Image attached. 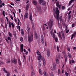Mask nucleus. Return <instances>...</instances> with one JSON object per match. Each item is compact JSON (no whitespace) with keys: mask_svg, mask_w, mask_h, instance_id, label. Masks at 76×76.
<instances>
[{"mask_svg":"<svg viewBox=\"0 0 76 76\" xmlns=\"http://www.w3.org/2000/svg\"><path fill=\"white\" fill-rule=\"evenodd\" d=\"M28 28V42L31 43V41H33V34H31L30 35V33H31V30L30 29V27L29 26H27Z\"/></svg>","mask_w":76,"mask_h":76,"instance_id":"f257e3e1","label":"nucleus"},{"mask_svg":"<svg viewBox=\"0 0 76 76\" xmlns=\"http://www.w3.org/2000/svg\"><path fill=\"white\" fill-rule=\"evenodd\" d=\"M55 13L56 15H54L55 18L57 20H59V14H60V12L59 10H56Z\"/></svg>","mask_w":76,"mask_h":76,"instance_id":"f03ea898","label":"nucleus"},{"mask_svg":"<svg viewBox=\"0 0 76 76\" xmlns=\"http://www.w3.org/2000/svg\"><path fill=\"white\" fill-rule=\"evenodd\" d=\"M34 38L35 39H40L41 38V37L40 35L38 36V34H37V33H36V32H35L34 33Z\"/></svg>","mask_w":76,"mask_h":76,"instance_id":"7ed1b4c3","label":"nucleus"},{"mask_svg":"<svg viewBox=\"0 0 76 76\" xmlns=\"http://www.w3.org/2000/svg\"><path fill=\"white\" fill-rule=\"evenodd\" d=\"M53 25V22L52 21H50L48 23V26L50 28H51Z\"/></svg>","mask_w":76,"mask_h":76,"instance_id":"20e7f679","label":"nucleus"},{"mask_svg":"<svg viewBox=\"0 0 76 76\" xmlns=\"http://www.w3.org/2000/svg\"><path fill=\"white\" fill-rule=\"evenodd\" d=\"M37 9L38 11L40 13L42 12V10H41V8L40 7L39 5H38L37 6Z\"/></svg>","mask_w":76,"mask_h":76,"instance_id":"39448f33","label":"nucleus"},{"mask_svg":"<svg viewBox=\"0 0 76 76\" xmlns=\"http://www.w3.org/2000/svg\"><path fill=\"white\" fill-rule=\"evenodd\" d=\"M11 39V38L9 37H8L7 39L6 38L5 39V40L7 42L8 44H9V41L8 40H9L10 41V42L11 41L12 39Z\"/></svg>","mask_w":76,"mask_h":76,"instance_id":"423d86ee","label":"nucleus"},{"mask_svg":"<svg viewBox=\"0 0 76 76\" xmlns=\"http://www.w3.org/2000/svg\"><path fill=\"white\" fill-rule=\"evenodd\" d=\"M13 64H16L18 63V61L17 59H14L13 60H12Z\"/></svg>","mask_w":76,"mask_h":76,"instance_id":"0eeeda50","label":"nucleus"},{"mask_svg":"<svg viewBox=\"0 0 76 76\" xmlns=\"http://www.w3.org/2000/svg\"><path fill=\"white\" fill-rule=\"evenodd\" d=\"M18 61L19 65L20 66H22V65L21 64V61H20V59L19 58H18Z\"/></svg>","mask_w":76,"mask_h":76,"instance_id":"6e6552de","label":"nucleus"},{"mask_svg":"<svg viewBox=\"0 0 76 76\" xmlns=\"http://www.w3.org/2000/svg\"><path fill=\"white\" fill-rule=\"evenodd\" d=\"M61 32L62 34L63 39H65V35H64V33L63 32V31H61Z\"/></svg>","mask_w":76,"mask_h":76,"instance_id":"1a4fd4ad","label":"nucleus"},{"mask_svg":"<svg viewBox=\"0 0 76 76\" xmlns=\"http://www.w3.org/2000/svg\"><path fill=\"white\" fill-rule=\"evenodd\" d=\"M56 4L57 7H59V8H60V6H61L59 5L60 3H59V2L58 1L56 2Z\"/></svg>","mask_w":76,"mask_h":76,"instance_id":"9d476101","label":"nucleus"},{"mask_svg":"<svg viewBox=\"0 0 76 76\" xmlns=\"http://www.w3.org/2000/svg\"><path fill=\"white\" fill-rule=\"evenodd\" d=\"M23 44H22L20 46V51H21L22 53H23Z\"/></svg>","mask_w":76,"mask_h":76,"instance_id":"9b49d317","label":"nucleus"},{"mask_svg":"<svg viewBox=\"0 0 76 76\" xmlns=\"http://www.w3.org/2000/svg\"><path fill=\"white\" fill-rule=\"evenodd\" d=\"M28 15H29V14H28V13H25L24 16L25 18H26V19H27V18H28Z\"/></svg>","mask_w":76,"mask_h":76,"instance_id":"f8f14e48","label":"nucleus"},{"mask_svg":"<svg viewBox=\"0 0 76 76\" xmlns=\"http://www.w3.org/2000/svg\"><path fill=\"white\" fill-rule=\"evenodd\" d=\"M29 7V4H28L26 6V10H28V9Z\"/></svg>","mask_w":76,"mask_h":76,"instance_id":"ddd939ff","label":"nucleus"},{"mask_svg":"<svg viewBox=\"0 0 76 76\" xmlns=\"http://www.w3.org/2000/svg\"><path fill=\"white\" fill-rule=\"evenodd\" d=\"M41 41L42 44H43L44 43V36H42L41 37Z\"/></svg>","mask_w":76,"mask_h":76,"instance_id":"4468645a","label":"nucleus"},{"mask_svg":"<svg viewBox=\"0 0 76 76\" xmlns=\"http://www.w3.org/2000/svg\"><path fill=\"white\" fill-rule=\"evenodd\" d=\"M64 58L65 59V63H67V56L66 55H64Z\"/></svg>","mask_w":76,"mask_h":76,"instance_id":"2eb2a0df","label":"nucleus"},{"mask_svg":"<svg viewBox=\"0 0 76 76\" xmlns=\"http://www.w3.org/2000/svg\"><path fill=\"white\" fill-rule=\"evenodd\" d=\"M42 61L43 62V65L45 66V64H46V61H45V59L44 58H42Z\"/></svg>","mask_w":76,"mask_h":76,"instance_id":"dca6fc26","label":"nucleus"},{"mask_svg":"<svg viewBox=\"0 0 76 76\" xmlns=\"http://www.w3.org/2000/svg\"><path fill=\"white\" fill-rule=\"evenodd\" d=\"M74 1H75V0H71V1H69L68 4L69 6H70L71 4L72 3V2H74Z\"/></svg>","mask_w":76,"mask_h":76,"instance_id":"f3484780","label":"nucleus"},{"mask_svg":"<svg viewBox=\"0 0 76 76\" xmlns=\"http://www.w3.org/2000/svg\"><path fill=\"white\" fill-rule=\"evenodd\" d=\"M20 31L21 35H22V36H23V35H24V31H23V29H21Z\"/></svg>","mask_w":76,"mask_h":76,"instance_id":"a211bd4d","label":"nucleus"},{"mask_svg":"<svg viewBox=\"0 0 76 76\" xmlns=\"http://www.w3.org/2000/svg\"><path fill=\"white\" fill-rule=\"evenodd\" d=\"M55 61H56V64H59L60 63V61H59V60H58V59H56Z\"/></svg>","mask_w":76,"mask_h":76,"instance_id":"6ab92c4d","label":"nucleus"},{"mask_svg":"<svg viewBox=\"0 0 76 76\" xmlns=\"http://www.w3.org/2000/svg\"><path fill=\"white\" fill-rule=\"evenodd\" d=\"M59 19L60 22L63 21V18L62 17V16H60L59 17Z\"/></svg>","mask_w":76,"mask_h":76,"instance_id":"aec40b11","label":"nucleus"},{"mask_svg":"<svg viewBox=\"0 0 76 76\" xmlns=\"http://www.w3.org/2000/svg\"><path fill=\"white\" fill-rule=\"evenodd\" d=\"M50 50H47V56L48 57H50Z\"/></svg>","mask_w":76,"mask_h":76,"instance_id":"412c9836","label":"nucleus"},{"mask_svg":"<svg viewBox=\"0 0 76 76\" xmlns=\"http://www.w3.org/2000/svg\"><path fill=\"white\" fill-rule=\"evenodd\" d=\"M58 37L59 38H60L61 39H62V37L61 36V33L59 32L58 34Z\"/></svg>","mask_w":76,"mask_h":76,"instance_id":"4be33fe9","label":"nucleus"},{"mask_svg":"<svg viewBox=\"0 0 76 76\" xmlns=\"http://www.w3.org/2000/svg\"><path fill=\"white\" fill-rule=\"evenodd\" d=\"M29 19L31 20V21H32V14H30L29 15Z\"/></svg>","mask_w":76,"mask_h":76,"instance_id":"5701e85b","label":"nucleus"},{"mask_svg":"<svg viewBox=\"0 0 76 76\" xmlns=\"http://www.w3.org/2000/svg\"><path fill=\"white\" fill-rule=\"evenodd\" d=\"M67 54L69 58H72V55L69 52H68Z\"/></svg>","mask_w":76,"mask_h":76,"instance_id":"b1692460","label":"nucleus"},{"mask_svg":"<svg viewBox=\"0 0 76 76\" xmlns=\"http://www.w3.org/2000/svg\"><path fill=\"white\" fill-rule=\"evenodd\" d=\"M33 3L35 5V6H36V5L37 4V2L35 1H33Z\"/></svg>","mask_w":76,"mask_h":76,"instance_id":"393cba45","label":"nucleus"},{"mask_svg":"<svg viewBox=\"0 0 76 76\" xmlns=\"http://www.w3.org/2000/svg\"><path fill=\"white\" fill-rule=\"evenodd\" d=\"M9 28H11V26H12V23H11V22H10L9 23Z\"/></svg>","mask_w":76,"mask_h":76,"instance_id":"a878e982","label":"nucleus"},{"mask_svg":"<svg viewBox=\"0 0 76 76\" xmlns=\"http://www.w3.org/2000/svg\"><path fill=\"white\" fill-rule=\"evenodd\" d=\"M53 66L54 70L56 69V65L54 64L53 65Z\"/></svg>","mask_w":76,"mask_h":76,"instance_id":"bb28decb","label":"nucleus"},{"mask_svg":"<svg viewBox=\"0 0 76 76\" xmlns=\"http://www.w3.org/2000/svg\"><path fill=\"white\" fill-rule=\"evenodd\" d=\"M42 57V56H39L38 58V60H42L41 59V57Z\"/></svg>","mask_w":76,"mask_h":76,"instance_id":"cd10ccee","label":"nucleus"},{"mask_svg":"<svg viewBox=\"0 0 76 76\" xmlns=\"http://www.w3.org/2000/svg\"><path fill=\"white\" fill-rule=\"evenodd\" d=\"M8 35H9V36L10 37H12V33H11L10 32H9L8 33Z\"/></svg>","mask_w":76,"mask_h":76,"instance_id":"c85d7f7f","label":"nucleus"},{"mask_svg":"<svg viewBox=\"0 0 76 76\" xmlns=\"http://www.w3.org/2000/svg\"><path fill=\"white\" fill-rule=\"evenodd\" d=\"M44 1V0H39V4H41Z\"/></svg>","mask_w":76,"mask_h":76,"instance_id":"c756f323","label":"nucleus"},{"mask_svg":"<svg viewBox=\"0 0 76 76\" xmlns=\"http://www.w3.org/2000/svg\"><path fill=\"white\" fill-rule=\"evenodd\" d=\"M46 4V2L45 1H43L42 3V6H44V5H45V4Z\"/></svg>","mask_w":76,"mask_h":76,"instance_id":"7c9ffc66","label":"nucleus"},{"mask_svg":"<svg viewBox=\"0 0 76 76\" xmlns=\"http://www.w3.org/2000/svg\"><path fill=\"white\" fill-rule=\"evenodd\" d=\"M32 72L33 75H35V72L34 71V69L32 68Z\"/></svg>","mask_w":76,"mask_h":76,"instance_id":"2f4dec72","label":"nucleus"},{"mask_svg":"<svg viewBox=\"0 0 76 76\" xmlns=\"http://www.w3.org/2000/svg\"><path fill=\"white\" fill-rule=\"evenodd\" d=\"M10 45L11 47H13V42L12 41L10 42Z\"/></svg>","mask_w":76,"mask_h":76,"instance_id":"473e14b6","label":"nucleus"},{"mask_svg":"<svg viewBox=\"0 0 76 76\" xmlns=\"http://www.w3.org/2000/svg\"><path fill=\"white\" fill-rule=\"evenodd\" d=\"M44 76H47V72H46L44 71L43 73Z\"/></svg>","mask_w":76,"mask_h":76,"instance_id":"72a5a7b5","label":"nucleus"},{"mask_svg":"<svg viewBox=\"0 0 76 76\" xmlns=\"http://www.w3.org/2000/svg\"><path fill=\"white\" fill-rule=\"evenodd\" d=\"M66 9V7L64 6H62L61 7V9L62 10H64Z\"/></svg>","mask_w":76,"mask_h":76,"instance_id":"f704fd0d","label":"nucleus"},{"mask_svg":"<svg viewBox=\"0 0 76 76\" xmlns=\"http://www.w3.org/2000/svg\"><path fill=\"white\" fill-rule=\"evenodd\" d=\"M71 18V15H68V19L69 20H70V18Z\"/></svg>","mask_w":76,"mask_h":76,"instance_id":"c9c22d12","label":"nucleus"},{"mask_svg":"<svg viewBox=\"0 0 76 76\" xmlns=\"http://www.w3.org/2000/svg\"><path fill=\"white\" fill-rule=\"evenodd\" d=\"M76 31H75L74 33V34H72V35L74 37H75V36H76Z\"/></svg>","mask_w":76,"mask_h":76,"instance_id":"e433bc0d","label":"nucleus"},{"mask_svg":"<svg viewBox=\"0 0 76 76\" xmlns=\"http://www.w3.org/2000/svg\"><path fill=\"white\" fill-rule=\"evenodd\" d=\"M23 57L24 58H23V60H25V61H26V58L25 57V55H23Z\"/></svg>","mask_w":76,"mask_h":76,"instance_id":"4c0bfd02","label":"nucleus"},{"mask_svg":"<svg viewBox=\"0 0 76 76\" xmlns=\"http://www.w3.org/2000/svg\"><path fill=\"white\" fill-rule=\"evenodd\" d=\"M57 51L58 52H60V49H59V47H58V46H57Z\"/></svg>","mask_w":76,"mask_h":76,"instance_id":"58836bf2","label":"nucleus"},{"mask_svg":"<svg viewBox=\"0 0 76 76\" xmlns=\"http://www.w3.org/2000/svg\"><path fill=\"white\" fill-rule=\"evenodd\" d=\"M58 58H60V53H58Z\"/></svg>","mask_w":76,"mask_h":76,"instance_id":"ea45409f","label":"nucleus"},{"mask_svg":"<svg viewBox=\"0 0 76 76\" xmlns=\"http://www.w3.org/2000/svg\"><path fill=\"white\" fill-rule=\"evenodd\" d=\"M37 54L38 56H41V53L40 52L37 53Z\"/></svg>","mask_w":76,"mask_h":76,"instance_id":"a19ab883","label":"nucleus"},{"mask_svg":"<svg viewBox=\"0 0 76 76\" xmlns=\"http://www.w3.org/2000/svg\"><path fill=\"white\" fill-rule=\"evenodd\" d=\"M67 48L68 51L70 52V48L69 47H67Z\"/></svg>","mask_w":76,"mask_h":76,"instance_id":"79ce46f5","label":"nucleus"},{"mask_svg":"<svg viewBox=\"0 0 76 76\" xmlns=\"http://www.w3.org/2000/svg\"><path fill=\"white\" fill-rule=\"evenodd\" d=\"M3 70V71H4V72H5V73L7 72V71L6 70V69H5V68H4Z\"/></svg>","mask_w":76,"mask_h":76,"instance_id":"37998d69","label":"nucleus"},{"mask_svg":"<svg viewBox=\"0 0 76 76\" xmlns=\"http://www.w3.org/2000/svg\"><path fill=\"white\" fill-rule=\"evenodd\" d=\"M11 25L12 28H14V24H13V23H11Z\"/></svg>","mask_w":76,"mask_h":76,"instance_id":"c03bdc74","label":"nucleus"},{"mask_svg":"<svg viewBox=\"0 0 76 76\" xmlns=\"http://www.w3.org/2000/svg\"><path fill=\"white\" fill-rule=\"evenodd\" d=\"M58 41V38H57V37H56L55 38V42H57Z\"/></svg>","mask_w":76,"mask_h":76,"instance_id":"a18cd8bd","label":"nucleus"},{"mask_svg":"<svg viewBox=\"0 0 76 76\" xmlns=\"http://www.w3.org/2000/svg\"><path fill=\"white\" fill-rule=\"evenodd\" d=\"M53 38H56V34L54 33H53Z\"/></svg>","mask_w":76,"mask_h":76,"instance_id":"49530a36","label":"nucleus"},{"mask_svg":"<svg viewBox=\"0 0 76 76\" xmlns=\"http://www.w3.org/2000/svg\"><path fill=\"white\" fill-rule=\"evenodd\" d=\"M20 41L21 42L23 41V38L22 37H21L20 38Z\"/></svg>","mask_w":76,"mask_h":76,"instance_id":"de8ad7c7","label":"nucleus"},{"mask_svg":"<svg viewBox=\"0 0 76 76\" xmlns=\"http://www.w3.org/2000/svg\"><path fill=\"white\" fill-rule=\"evenodd\" d=\"M60 73V69H58V74L59 75Z\"/></svg>","mask_w":76,"mask_h":76,"instance_id":"09e8293b","label":"nucleus"},{"mask_svg":"<svg viewBox=\"0 0 76 76\" xmlns=\"http://www.w3.org/2000/svg\"><path fill=\"white\" fill-rule=\"evenodd\" d=\"M65 75H66V76H69V74H68V73L67 72H66L65 73Z\"/></svg>","mask_w":76,"mask_h":76,"instance_id":"8fccbe9b","label":"nucleus"},{"mask_svg":"<svg viewBox=\"0 0 76 76\" xmlns=\"http://www.w3.org/2000/svg\"><path fill=\"white\" fill-rule=\"evenodd\" d=\"M17 28L18 29H20V26H17Z\"/></svg>","mask_w":76,"mask_h":76,"instance_id":"3c124183","label":"nucleus"},{"mask_svg":"<svg viewBox=\"0 0 76 76\" xmlns=\"http://www.w3.org/2000/svg\"><path fill=\"white\" fill-rule=\"evenodd\" d=\"M14 37L15 38H17V37H16V33H15V34H14Z\"/></svg>","mask_w":76,"mask_h":76,"instance_id":"603ef678","label":"nucleus"},{"mask_svg":"<svg viewBox=\"0 0 76 76\" xmlns=\"http://www.w3.org/2000/svg\"><path fill=\"white\" fill-rule=\"evenodd\" d=\"M10 18L12 20H13V16L12 15H11L10 16Z\"/></svg>","mask_w":76,"mask_h":76,"instance_id":"864d4df0","label":"nucleus"},{"mask_svg":"<svg viewBox=\"0 0 76 76\" xmlns=\"http://www.w3.org/2000/svg\"><path fill=\"white\" fill-rule=\"evenodd\" d=\"M17 19L18 20V22H20V23H21V22H20V20H19V19L18 18H17Z\"/></svg>","mask_w":76,"mask_h":76,"instance_id":"5fc2aeb1","label":"nucleus"},{"mask_svg":"<svg viewBox=\"0 0 76 76\" xmlns=\"http://www.w3.org/2000/svg\"><path fill=\"white\" fill-rule=\"evenodd\" d=\"M39 74L41 75H42V71H41L40 72H39Z\"/></svg>","mask_w":76,"mask_h":76,"instance_id":"6e6d98bb","label":"nucleus"},{"mask_svg":"<svg viewBox=\"0 0 76 76\" xmlns=\"http://www.w3.org/2000/svg\"><path fill=\"white\" fill-rule=\"evenodd\" d=\"M45 30V27H44V26H43L42 27V30L43 31H44V30Z\"/></svg>","mask_w":76,"mask_h":76,"instance_id":"4d7b16f0","label":"nucleus"},{"mask_svg":"<svg viewBox=\"0 0 76 76\" xmlns=\"http://www.w3.org/2000/svg\"><path fill=\"white\" fill-rule=\"evenodd\" d=\"M5 27L6 29H7V24H5Z\"/></svg>","mask_w":76,"mask_h":76,"instance_id":"13d9d810","label":"nucleus"},{"mask_svg":"<svg viewBox=\"0 0 76 76\" xmlns=\"http://www.w3.org/2000/svg\"><path fill=\"white\" fill-rule=\"evenodd\" d=\"M42 72V70H41V69L39 68V72Z\"/></svg>","mask_w":76,"mask_h":76,"instance_id":"bf43d9fd","label":"nucleus"},{"mask_svg":"<svg viewBox=\"0 0 76 76\" xmlns=\"http://www.w3.org/2000/svg\"><path fill=\"white\" fill-rule=\"evenodd\" d=\"M67 29H68L67 26H66V28H65L66 31H67Z\"/></svg>","mask_w":76,"mask_h":76,"instance_id":"052dcab7","label":"nucleus"},{"mask_svg":"<svg viewBox=\"0 0 76 76\" xmlns=\"http://www.w3.org/2000/svg\"><path fill=\"white\" fill-rule=\"evenodd\" d=\"M75 25V23H73V24H72V27H73V28H74V27H75V26H74Z\"/></svg>","mask_w":76,"mask_h":76,"instance_id":"680f3d73","label":"nucleus"},{"mask_svg":"<svg viewBox=\"0 0 76 76\" xmlns=\"http://www.w3.org/2000/svg\"><path fill=\"white\" fill-rule=\"evenodd\" d=\"M51 76H54V74L53 73H51Z\"/></svg>","mask_w":76,"mask_h":76,"instance_id":"e2e57ef3","label":"nucleus"},{"mask_svg":"<svg viewBox=\"0 0 76 76\" xmlns=\"http://www.w3.org/2000/svg\"><path fill=\"white\" fill-rule=\"evenodd\" d=\"M7 76H10V73H8V74L7 75Z\"/></svg>","mask_w":76,"mask_h":76,"instance_id":"0e129e2a","label":"nucleus"},{"mask_svg":"<svg viewBox=\"0 0 76 76\" xmlns=\"http://www.w3.org/2000/svg\"><path fill=\"white\" fill-rule=\"evenodd\" d=\"M75 63V61L73 60H72V63Z\"/></svg>","mask_w":76,"mask_h":76,"instance_id":"69168bd1","label":"nucleus"},{"mask_svg":"<svg viewBox=\"0 0 76 76\" xmlns=\"http://www.w3.org/2000/svg\"><path fill=\"white\" fill-rule=\"evenodd\" d=\"M10 4H11V5H12V6H15V4L13 3H10Z\"/></svg>","mask_w":76,"mask_h":76,"instance_id":"338daca9","label":"nucleus"},{"mask_svg":"<svg viewBox=\"0 0 76 76\" xmlns=\"http://www.w3.org/2000/svg\"><path fill=\"white\" fill-rule=\"evenodd\" d=\"M9 7H10L11 8H13V7H12V6H11L10 5H9Z\"/></svg>","mask_w":76,"mask_h":76,"instance_id":"774afa93","label":"nucleus"}]
</instances>
